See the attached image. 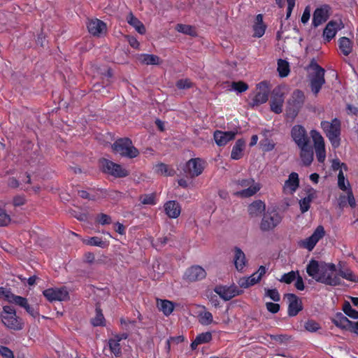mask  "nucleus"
<instances>
[{
    "mask_svg": "<svg viewBox=\"0 0 358 358\" xmlns=\"http://www.w3.org/2000/svg\"><path fill=\"white\" fill-rule=\"evenodd\" d=\"M25 203L26 199L23 195H17L13 197V205L15 207L23 206Z\"/></svg>",
    "mask_w": 358,
    "mask_h": 358,
    "instance_id": "nucleus-62",
    "label": "nucleus"
},
{
    "mask_svg": "<svg viewBox=\"0 0 358 358\" xmlns=\"http://www.w3.org/2000/svg\"><path fill=\"white\" fill-rule=\"evenodd\" d=\"M331 322L338 328L349 331L352 321H350L343 313H337L331 319Z\"/></svg>",
    "mask_w": 358,
    "mask_h": 358,
    "instance_id": "nucleus-28",
    "label": "nucleus"
},
{
    "mask_svg": "<svg viewBox=\"0 0 358 358\" xmlns=\"http://www.w3.org/2000/svg\"><path fill=\"white\" fill-rule=\"evenodd\" d=\"M324 83L325 82L323 81L310 79V87L312 92L317 96Z\"/></svg>",
    "mask_w": 358,
    "mask_h": 358,
    "instance_id": "nucleus-51",
    "label": "nucleus"
},
{
    "mask_svg": "<svg viewBox=\"0 0 358 358\" xmlns=\"http://www.w3.org/2000/svg\"><path fill=\"white\" fill-rule=\"evenodd\" d=\"M305 102V94L300 90H294L288 101V108L290 113L296 116Z\"/></svg>",
    "mask_w": 358,
    "mask_h": 358,
    "instance_id": "nucleus-9",
    "label": "nucleus"
},
{
    "mask_svg": "<svg viewBox=\"0 0 358 358\" xmlns=\"http://www.w3.org/2000/svg\"><path fill=\"white\" fill-rule=\"evenodd\" d=\"M91 323L94 327L105 326V318L101 308H96V315L92 319Z\"/></svg>",
    "mask_w": 358,
    "mask_h": 358,
    "instance_id": "nucleus-43",
    "label": "nucleus"
},
{
    "mask_svg": "<svg viewBox=\"0 0 358 358\" xmlns=\"http://www.w3.org/2000/svg\"><path fill=\"white\" fill-rule=\"evenodd\" d=\"M165 213L169 218H178L181 213V206L176 201H168L164 205Z\"/></svg>",
    "mask_w": 358,
    "mask_h": 358,
    "instance_id": "nucleus-24",
    "label": "nucleus"
},
{
    "mask_svg": "<svg viewBox=\"0 0 358 358\" xmlns=\"http://www.w3.org/2000/svg\"><path fill=\"white\" fill-rule=\"evenodd\" d=\"M139 201L143 205L154 206L157 203L156 194H145L139 196Z\"/></svg>",
    "mask_w": 358,
    "mask_h": 358,
    "instance_id": "nucleus-45",
    "label": "nucleus"
},
{
    "mask_svg": "<svg viewBox=\"0 0 358 358\" xmlns=\"http://www.w3.org/2000/svg\"><path fill=\"white\" fill-rule=\"evenodd\" d=\"M341 29L338 23L335 20L329 21L323 31V38L325 43H329L333 39L337 31Z\"/></svg>",
    "mask_w": 358,
    "mask_h": 358,
    "instance_id": "nucleus-23",
    "label": "nucleus"
},
{
    "mask_svg": "<svg viewBox=\"0 0 358 358\" xmlns=\"http://www.w3.org/2000/svg\"><path fill=\"white\" fill-rule=\"evenodd\" d=\"M338 48L345 56H348L352 51V41L347 37L338 39Z\"/></svg>",
    "mask_w": 358,
    "mask_h": 358,
    "instance_id": "nucleus-36",
    "label": "nucleus"
},
{
    "mask_svg": "<svg viewBox=\"0 0 358 358\" xmlns=\"http://www.w3.org/2000/svg\"><path fill=\"white\" fill-rule=\"evenodd\" d=\"M157 306L166 316L170 315L175 308L174 303L167 299H157Z\"/></svg>",
    "mask_w": 358,
    "mask_h": 358,
    "instance_id": "nucleus-33",
    "label": "nucleus"
},
{
    "mask_svg": "<svg viewBox=\"0 0 358 358\" xmlns=\"http://www.w3.org/2000/svg\"><path fill=\"white\" fill-rule=\"evenodd\" d=\"M96 222L101 225L110 224L112 222L110 216L105 214L100 213L96 217Z\"/></svg>",
    "mask_w": 358,
    "mask_h": 358,
    "instance_id": "nucleus-55",
    "label": "nucleus"
},
{
    "mask_svg": "<svg viewBox=\"0 0 358 358\" xmlns=\"http://www.w3.org/2000/svg\"><path fill=\"white\" fill-rule=\"evenodd\" d=\"M288 300L289 305L287 309V313L289 317H294L302 310L303 304L302 301L296 294L289 293L285 295Z\"/></svg>",
    "mask_w": 358,
    "mask_h": 358,
    "instance_id": "nucleus-18",
    "label": "nucleus"
},
{
    "mask_svg": "<svg viewBox=\"0 0 358 358\" xmlns=\"http://www.w3.org/2000/svg\"><path fill=\"white\" fill-rule=\"evenodd\" d=\"M27 313H29L31 317L36 318L39 315V313L37 310H36L34 307L31 306L29 303H27V306L24 307Z\"/></svg>",
    "mask_w": 358,
    "mask_h": 358,
    "instance_id": "nucleus-64",
    "label": "nucleus"
},
{
    "mask_svg": "<svg viewBox=\"0 0 358 358\" xmlns=\"http://www.w3.org/2000/svg\"><path fill=\"white\" fill-rule=\"evenodd\" d=\"M310 134L314 142V148L317 161L320 163H322L324 162L326 158V150L324 138L322 135L316 130H312Z\"/></svg>",
    "mask_w": 358,
    "mask_h": 358,
    "instance_id": "nucleus-11",
    "label": "nucleus"
},
{
    "mask_svg": "<svg viewBox=\"0 0 358 358\" xmlns=\"http://www.w3.org/2000/svg\"><path fill=\"white\" fill-rule=\"evenodd\" d=\"M234 251V262L235 267L238 271H242L247 262L245 255L238 247H235Z\"/></svg>",
    "mask_w": 358,
    "mask_h": 358,
    "instance_id": "nucleus-31",
    "label": "nucleus"
},
{
    "mask_svg": "<svg viewBox=\"0 0 358 358\" xmlns=\"http://www.w3.org/2000/svg\"><path fill=\"white\" fill-rule=\"evenodd\" d=\"M99 166L103 173L115 178H124L129 174V171L123 168L122 165L105 158L99 160Z\"/></svg>",
    "mask_w": 358,
    "mask_h": 358,
    "instance_id": "nucleus-5",
    "label": "nucleus"
},
{
    "mask_svg": "<svg viewBox=\"0 0 358 358\" xmlns=\"http://www.w3.org/2000/svg\"><path fill=\"white\" fill-rule=\"evenodd\" d=\"M305 329L310 332H315L320 329V325L318 322L313 320H308L304 325Z\"/></svg>",
    "mask_w": 358,
    "mask_h": 358,
    "instance_id": "nucleus-52",
    "label": "nucleus"
},
{
    "mask_svg": "<svg viewBox=\"0 0 358 358\" xmlns=\"http://www.w3.org/2000/svg\"><path fill=\"white\" fill-rule=\"evenodd\" d=\"M266 296L269 297L271 300L278 302L280 300V295L277 289H266Z\"/></svg>",
    "mask_w": 358,
    "mask_h": 358,
    "instance_id": "nucleus-57",
    "label": "nucleus"
},
{
    "mask_svg": "<svg viewBox=\"0 0 358 358\" xmlns=\"http://www.w3.org/2000/svg\"><path fill=\"white\" fill-rule=\"evenodd\" d=\"M127 22L134 27L135 29L141 34H144L146 31L144 24L136 17L131 13L127 17Z\"/></svg>",
    "mask_w": 358,
    "mask_h": 358,
    "instance_id": "nucleus-37",
    "label": "nucleus"
},
{
    "mask_svg": "<svg viewBox=\"0 0 358 358\" xmlns=\"http://www.w3.org/2000/svg\"><path fill=\"white\" fill-rule=\"evenodd\" d=\"M338 275L341 278L353 282H358V277L350 268L338 269Z\"/></svg>",
    "mask_w": 358,
    "mask_h": 358,
    "instance_id": "nucleus-40",
    "label": "nucleus"
},
{
    "mask_svg": "<svg viewBox=\"0 0 358 358\" xmlns=\"http://www.w3.org/2000/svg\"><path fill=\"white\" fill-rule=\"evenodd\" d=\"M282 221V217L275 210H267L264 213L260 229L262 231H268L275 229Z\"/></svg>",
    "mask_w": 358,
    "mask_h": 358,
    "instance_id": "nucleus-7",
    "label": "nucleus"
},
{
    "mask_svg": "<svg viewBox=\"0 0 358 358\" xmlns=\"http://www.w3.org/2000/svg\"><path fill=\"white\" fill-rule=\"evenodd\" d=\"M296 278V272L292 271L282 275L280 281L286 284L292 283Z\"/></svg>",
    "mask_w": 358,
    "mask_h": 358,
    "instance_id": "nucleus-53",
    "label": "nucleus"
},
{
    "mask_svg": "<svg viewBox=\"0 0 358 358\" xmlns=\"http://www.w3.org/2000/svg\"><path fill=\"white\" fill-rule=\"evenodd\" d=\"M108 347L115 357H120L122 355L120 340H117L116 338L114 337L108 340Z\"/></svg>",
    "mask_w": 358,
    "mask_h": 358,
    "instance_id": "nucleus-41",
    "label": "nucleus"
},
{
    "mask_svg": "<svg viewBox=\"0 0 358 358\" xmlns=\"http://www.w3.org/2000/svg\"><path fill=\"white\" fill-rule=\"evenodd\" d=\"M256 89L257 92L250 103L252 107L260 106L268 101L271 92V85L269 82L264 80L257 85Z\"/></svg>",
    "mask_w": 358,
    "mask_h": 358,
    "instance_id": "nucleus-6",
    "label": "nucleus"
},
{
    "mask_svg": "<svg viewBox=\"0 0 358 358\" xmlns=\"http://www.w3.org/2000/svg\"><path fill=\"white\" fill-rule=\"evenodd\" d=\"M213 336L210 331L203 332L198 334L195 339L192 342L190 347L192 350H196L199 345L205 344L212 341Z\"/></svg>",
    "mask_w": 358,
    "mask_h": 358,
    "instance_id": "nucleus-35",
    "label": "nucleus"
},
{
    "mask_svg": "<svg viewBox=\"0 0 358 358\" xmlns=\"http://www.w3.org/2000/svg\"><path fill=\"white\" fill-rule=\"evenodd\" d=\"M204 169L203 161L200 158H192L185 165L183 169L185 173L191 178L201 175Z\"/></svg>",
    "mask_w": 358,
    "mask_h": 358,
    "instance_id": "nucleus-13",
    "label": "nucleus"
},
{
    "mask_svg": "<svg viewBox=\"0 0 358 358\" xmlns=\"http://www.w3.org/2000/svg\"><path fill=\"white\" fill-rule=\"evenodd\" d=\"M284 103V92L280 86L275 87L271 92V97L270 101V107L271 111L276 114L282 112V106Z\"/></svg>",
    "mask_w": 358,
    "mask_h": 358,
    "instance_id": "nucleus-10",
    "label": "nucleus"
},
{
    "mask_svg": "<svg viewBox=\"0 0 358 358\" xmlns=\"http://www.w3.org/2000/svg\"><path fill=\"white\" fill-rule=\"evenodd\" d=\"M9 303H15V305H17L24 308V307L27 306L28 301L24 297L13 294L11 295V298L9 301Z\"/></svg>",
    "mask_w": 358,
    "mask_h": 358,
    "instance_id": "nucleus-50",
    "label": "nucleus"
},
{
    "mask_svg": "<svg viewBox=\"0 0 358 358\" xmlns=\"http://www.w3.org/2000/svg\"><path fill=\"white\" fill-rule=\"evenodd\" d=\"M206 272L199 265H194L188 268L183 275V279L187 282H196L204 279Z\"/></svg>",
    "mask_w": 358,
    "mask_h": 358,
    "instance_id": "nucleus-16",
    "label": "nucleus"
},
{
    "mask_svg": "<svg viewBox=\"0 0 358 358\" xmlns=\"http://www.w3.org/2000/svg\"><path fill=\"white\" fill-rule=\"evenodd\" d=\"M324 262L319 264L317 260L311 259L306 266L308 275L316 280L321 273V268Z\"/></svg>",
    "mask_w": 358,
    "mask_h": 358,
    "instance_id": "nucleus-30",
    "label": "nucleus"
},
{
    "mask_svg": "<svg viewBox=\"0 0 358 358\" xmlns=\"http://www.w3.org/2000/svg\"><path fill=\"white\" fill-rule=\"evenodd\" d=\"M307 196L299 200L300 210L302 213L307 212L310 206V203L316 198V190L312 187L306 190Z\"/></svg>",
    "mask_w": 358,
    "mask_h": 358,
    "instance_id": "nucleus-27",
    "label": "nucleus"
},
{
    "mask_svg": "<svg viewBox=\"0 0 358 358\" xmlns=\"http://www.w3.org/2000/svg\"><path fill=\"white\" fill-rule=\"evenodd\" d=\"M237 184L242 187H245L244 189L237 192L238 195L244 198L255 195L261 188L260 185L255 182V180L252 178L238 180Z\"/></svg>",
    "mask_w": 358,
    "mask_h": 358,
    "instance_id": "nucleus-8",
    "label": "nucleus"
},
{
    "mask_svg": "<svg viewBox=\"0 0 358 358\" xmlns=\"http://www.w3.org/2000/svg\"><path fill=\"white\" fill-rule=\"evenodd\" d=\"M265 209V203L261 200H257L249 205L248 210L251 217H257L260 215Z\"/></svg>",
    "mask_w": 358,
    "mask_h": 358,
    "instance_id": "nucleus-34",
    "label": "nucleus"
},
{
    "mask_svg": "<svg viewBox=\"0 0 358 358\" xmlns=\"http://www.w3.org/2000/svg\"><path fill=\"white\" fill-rule=\"evenodd\" d=\"M263 18L264 16L262 14H258L255 17V22L252 25V36L255 38H261L265 34L267 25L264 22Z\"/></svg>",
    "mask_w": 358,
    "mask_h": 358,
    "instance_id": "nucleus-25",
    "label": "nucleus"
},
{
    "mask_svg": "<svg viewBox=\"0 0 358 358\" xmlns=\"http://www.w3.org/2000/svg\"><path fill=\"white\" fill-rule=\"evenodd\" d=\"M87 27L88 31L94 36H100L107 30L106 24L97 18L90 20Z\"/></svg>",
    "mask_w": 358,
    "mask_h": 358,
    "instance_id": "nucleus-20",
    "label": "nucleus"
},
{
    "mask_svg": "<svg viewBox=\"0 0 358 358\" xmlns=\"http://www.w3.org/2000/svg\"><path fill=\"white\" fill-rule=\"evenodd\" d=\"M112 148L115 153L128 158L136 157L139 154L138 149L133 145L132 141L129 138L117 139L114 142Z\"/></svg>",
    "mask_w": 358,
    "mask_h": 358,
    "instance_id": "nucleus-4",
    "label": "nucleus"
},
{
    "mask_svg": "<svg viewBox=\"0 0 358 358\" xmlns=\"http://www.w3.org/2000/svg\"><path fill=\"white\" fill-rule=\"evenodd\" d=\"M316 281L332 287L343 285V282L338 275L336 266L333 263H324V266L321 268V273Z\"/></svg>",
    "mask_w": 358,
    "mask_h": 358,
    "instance_id": "nucleus-3",
    "label": "nucleus"
},
{
    "mask_svg": "<svg viewBox=\"0 0 358 358\" xmlns=\"http://www.w3.org/2000/svg\"><path fill=\"white\" fill-rule=\"evenodd\" d=\"M43 296L50 301H62L69 298V293L64 287L48 288L43 292Z\"/></svg>",
    "mask_w": 358,
    "mask_h": 358,
    "instance_id": "nucleus-15",
    "label": "nucleus"
},
{
    "mask_svg": "<svg viewBox=\"0 0 358 358\" xmlns=\"http://www.w3.org/2000/svg\"><path fill=\"white\" fill-rule=\"evenodd\" d=\"M300 157L304 166H310L313 160V149L310 143L299 146Z\"/></svg>",
    "mask_w": 358,
    "mask_h": 358,
    "instance_id": "nucleus-26",
    "label": "nucleus"
},
{
    "mask_svg": "<svg viewBox=\"0 0 358 358\" xmlns=\"http://www.w3.org/2000/svg\"><path fill=\"white\" fill-rule=\"evenodd\" d=\"M0 355L3 358H15L13 351L6 346H0Z\"/></svg>",
    "mask_w": 358,
    "mask_h": 358,
    "instance_id": "nucleus-60",
    "label": "nucleus"
},
{
    "mask_svg": "<svg viewBox=\"0 0 358 358\" xmlns=\"http://www.w3.org/2000/svg\"><path fill=\"white\" fill-rule=\"evenodd\" d=\"M291 136L298 147L310 143L306 129L300 124L294 125L292 128Z\"/></svg>",
    "mask_w": 358,
    "mask_h": 358,
    "instance_id": "nucleus-14",
    "label": "nucleus"
},
{
    "mask_svg": "<svg viewBox=\"0 0 358 358\" xmlns=\"http://www.w3.org/2000/svg\"><path fill=\"white\" fill-rule=\"evenodd\" d=\"M343 311L344 313L352 319H358V311L353 309L348 301H345L343 306Z\"/></svg>",
    "mask_w": 358,
    "mask_h": 358,
    "instance_id": "nucleus-47",
    "label": "nucleus"
},
{
    "mask_svg": "<svg viewBox=\"0 0 358 358\" xmlns=\"http://www.w3.org/2000/svg\"><path fill=\"white\" fill-rule=\"evenodd\" d=\"M266 307L268 312L275 314L280 310V305L276 303L266 302Z\"/></svg>",
    "mask_w": 358,
    "mask_h": 358,
    "instance_id": "nucleus-61",
    "label": "nucleus"
},
{
    "mask_svg": "<svg viewBox=\"0 0 358 358\" xmlns=\"http://www.w3.org/2000/svg\"><path fill=\"white\" fill-rule=\"evenodd\" d=\"M155 171L157 174L164 175V176H172L173 171L169 170L168 166L164 163H159L155 166Z\"/></svg>",
    "mask_w": 358,
    "mask_h": 358,
    "instance_id": "nucleus-48",
    "label": "nucleus"
},
{
    "mask_svg": "<svg viewBox=\"0 0 358 358\" xmlns=\"http://www.w3.org/2000/svg\"><path fill=\"white\" fill-rule=\"evenodd\" d=\"M10 215L6 213L5 210L0 208V226H7L10 224Z\"/></svg>",
    "mask_w": 358,
    "mask_h": 358,
    "instance_id": "nucleus-56",
    "label": "nucleus"
},
{
    "mask_svg": "<svg viewBox=\"0 0 358 358\" xmlns=\"http://www.w3.org/2000/svg\"><path fill=\"white\" fill-rule=\"evenodd\" d=\"M345 176L343 171L342 170H340L338 174V186L339 189H341L343 191H345L347 189V186L345 183Z\"/></svg>",
    "mask_w": 358,
    "mask_h": 358,
    "instance_id": "nucleus-59",
    "label": "nucleus"
},
{
    "mask_svg": "<svg viewBox=\"0 0 358 358\" xmlns=\"http://www.w3.org/2000/svg\"><path fill=\"white\" fill-rule=\"evenodd\" d=\"M237 132L234 131H222L216 130L214 131L213 138L216 144L220 146L226 145L229 141L234 140Z\"/></svg>",
    "mask_w": 358,
    "mask_h": 358,
    "instance_id": "nucleus-19",
    "label": "nucleus"
},
{
    "mask_svg": "<svg viewBox=\"0 0 358 358\" xmlns=\"http://www.w3.org/2000/svg\"><path fill=\"white\" fill-rule=\"evenodd\" d=\"M308 68L314 71V73L310 76V80H316L325 82V70L322 66H320L314 59L311 60Z\"/></svg>",
    "mask_w": 358,
    "mask_h": 358,
    "instance_id": "nucleus-29",
    "label": "nucleus"
},
{
    "mask_svg": "<svg viewBox=\"0 0 358 358\" xmlns=\"http://www.w3.org/2000/svg\"><path fill=\"white\" fill-rule=\"evenodd\" d=\"M260 145L262 148V150L264 152H269L274 149L275 148V143L273 142L272 140H270L268 138H265L260 142Z\"/></svg>",
    "mask_w": 358,
    "mask_h": 358,
    "instance_id": "nucleus-54",
    "label": "nucleus"
},
{
    "mask_svg": "<svg viewBox=\"0 0 358 358\" xmlns=\"http://www.w3.org/2000/svg\"><path fill=\"white\" fill-rule=\"evenodd\" d=\"M245 147V141L243 138L238 139L232 148L231 158L238 160L243 157V152Z\"/></svg>",
    "mask_w": 358,
    "mask_h": 358,
    "instance_id": "nucleus-32",
    "label": "nucleus"
},
{
    "mask_svg": "<svg viewBox=\"0 0 358 358\" xmlns=\"http://www.w3.org/2000/svg\"><path fill=\"white\" fill-rule=\"evenodd\" d=\"M277 70H278L280 77H281V78L287 77L290 72L289 62H287L286 60H284L282 59H278Z\"/></svg>",
    "mask_w": 358,
    "mask_h": 358,
    "instance_id": "nucleus-38",
    "label": "nucleus"
},
{
    "mask_svg": "<svg viewBox=\"0 0 358 358\" xmlns=\"http://www.w3.org/2000/svg\"><path fill=\"white\" fill-rule=\"evenodd\" d=\"M326 136L334 148H338L341 145V122L335 117L331 121L324 120L320 123Z\"/></svg>",
    "mask_w": 358,
    "mask_h": 358,
    "instance_id": "nucleus-1",
    "label": "nucleus"
},
{
    "mask_svg": "<svg viewBox=\"0 0 358 358\" xmlns=\"http://www.w3.org/2000/svg\"><path fill=\"white\" fill-rule=\"evenodd\" d=\"M198 320L199 323L203 326H208L214 322L212 313L206 310L199 313Z\"/></svg>",
    "mask_w": 358,
    "mask_h": 358,
    "instance_id": "nucleus-39",
    "label": "nucleus"
},
{
    "mask_svg": "<svg viewBox=\"0 0 358 358\" xmlns=\"http://www.w3.org/2000/svg\"><path fill=\"white\" fill-rule=\"evenodd\" d=\"M299 187V175L296 172H292L288 179L285 180L282 189L285 194H293Z\"/></svg>",
    "mask_w": 358,
    "mask_h": 358,
    "instance_id": "nucleus-21",
    "label": "nucleus"
},
{
    "mask_svg": "<svg viewBox=\"0 0 358 358\" xmlns=\"http://www.w3.org/2000/svg\"><path fill=\"white\" fill-rule=\"evenodd\" d=\"M231 86L234 90L240 93L248 89V85L243 81L233 82Z\"/></svg>",
    "mask_w": 358,
    "mask_h": 358,
    "instance_id": "nucleus-58",
    "label": "nucleus"
},
{
    "mask_svg": "<svg viewBox=\"0 0 358 358\" xmlns=\"http://www.w3.org/2000/svg\"><path fill=\"white\" fill-rule=\"evenodd\" d=\"M214 292L224 301H229L239 294V291L236 288L222 285L216 286Z\"/></svg>",
    "mask_w": 358,
    "mask_h": 358,
    "instance_id": "nucleus-22",
    "label": "nucleus"
},
{
    "mask_svg": "<svg viewBox=\"0 0 358 358\" xmlns=\"http://www.w3.org/2000/svg\"><path fill=\"white\" fill-rule=\"evenodd\" d=\"M325 235V231L322 225H319L313 234L303 240L300 244L301 247L307 249L308 251L313 250L318 241Z\"/></svg>",
    "mask_w": 358,
    "mask_h": 358,
    "instance_id": "nucleus-12",
    "label": "nucleus"
},
{
    "mask_svg": "<svg viewBox=\"0 0 358 358\" xmlns=\"http://www.w3.org/2000/svg\"><path fill=\"white\" fill-rule=\"evenodd\" d=\"M176 30L191 36H196L197 35L195 28L189 24H178L176 27Z\"/></svg>",
    "mask_w": 358,
    "mask_h": 358,
    "instance_id": "nucleus-42",
    "label": "nucleus"
},
{
    "mask_svg": "<svg viewBox=\"0 0 358 358\" xmlns=\"http://www.w3.org/2000/svg\"><path fill=\"white\" fill-rule=\"evenodd\" d=\"M85 243L87 245L97 246L101 248H105L108 245V243L106 241H103L102 238L98 236L91 237L89 239L85 241Z\"/></svg>",
    "mask_w": 358,
    "mask_h": 358,
    "instance_id": "nucleus-44",
    "label": "nucleus"
},
{
    "mask_svg": "<svg viewBox=\"0 0 358 358\" xmlns=\"http://www.w3.org/2000/svg\"><path fill=\"white\" fill-rule=\"evenodd\" d=\"M330 9L329 5L324 4L314 10L312 20V24L314 27H319L329 19Z\"/></svg>",
    "mask_w": 358,
    "mask_h": 358,
    "instance_id": "nucleus-17",
    "label": "nucleus"
},
{
    "mask_svg": "<svg viewBox=\"0 0 358 358\" xmlns=\"http://www.w3.org/2000/svg\"><path fill=\"white\" fill-rule=\"evenodd\" d=\"M176 86L179 90H188L194 86V83L189 78L180 79L176 83Z\"/></svg>",
    "mask_w": 358,
    "mask_h": 358,
    "instance_id": "nucleus-49",
    "label": "nucleus"
},
{
    "mask_svg": "<svg viewBox=\"0 0 358 358\" xmlns=\"http://www.w3.org/2000/svg\"><path fill=\"white\" fill-rule=\"evenodd\" d=\"M12 294L13 293L10 291V289L2 287H0V297H3L8 302H9Z\"/></svg>",
    "mask_w": 358,
    "mask_h": 358,
    "instance_id": "nucleus-63",
    "label": "nucleus"
},
{
    "mask_svg": "<svg viewBox=\"0 0 358 358\" xmlns=\"http://www.w3.org/2000/svg\"><path fill=\"white\" fill-rule=\"evenodd\" d=\"M0 317L2 323L9 329L20 331L24 327L22 319L17 316L16 310L13 306H3Z\"/></svg>",
    "mask_w": 358,
    "mask_h": 358,
    "instance_id": "nucleus-2",
    "label": "nucleus"
},
{
    "mask_svg": "<svg viewBox=\"0 0 358 358\" xmlns=\"http://www.w3.org/2000/svg\"><path fill=\"white\" fill-rule=\"evenodd\" d=\"M142 62L147 65H157L160 64V58L155 55H143Z\"/></svg>",
    "mask_w": 358,
    "mask_h": 358,
    "instance_id": "nucleus-46",
    "label": "nucleus"
}]
</instances>
